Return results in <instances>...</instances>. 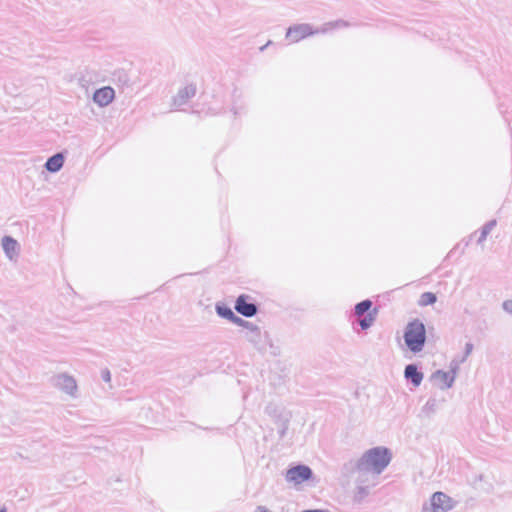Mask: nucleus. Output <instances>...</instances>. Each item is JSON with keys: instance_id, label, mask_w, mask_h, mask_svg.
Segmentation results:
<instances>
[{"instance_id": "obj_2", "label": "nucleus", "mask_w": 512, "mask_h": 512, "mask_svg": "<svg viewBox=\"0 0 512 512\" xmlns=\"http://www.w3.org/2000/svg\"><path fill=\"white\" fill-rule=\"evenodd\" d=\"M346 26H348V24L344 21L328 22L319 29H314L313 26L308 23L295 24L287 29L286 38L289 39L291 43H297L308 36L318 33L324 34L332 29Z\"/></svg>"}, {"instance_id": "obj_28", "label": "nucleus", "mask_w": 512, "mask_h": 512, "mask_svg": "<svg viewBox=\"0 0 512 512\" xmlns=\"http://www.w3.org/2000/svg\"><path fill=\"white\" fill-rule=\"evenodd\" d=\"M246 329V332H251L253 328H259V326L253 324L252 322L246 321V325L243 326Z\"/></svg>"}, {"instance_id": "obj_3", "label": "nucleus", "mask_w": 512, "mask_h": 512, "mask_svg": "<svg viewBox=\"0 0 512 512\" xmlns=\"http://www.w3.org/2000/svg\"><path fill=\"white\" fill-rule=\"evenodd\" d=\"M404 342L407 348L413 353H419L423 350L426 343V328L419 319H414L407 323L404 330Z\"/></svg>"}, {"instance_id": "obj_24", "label": "nucleus", "mask_w": 512, "mask_h": 512, "mask_svg": "<svg viewBox=\"0 0 512 512\" xmlns=\"http://www.w3.org/2000/svg\"><path fill=\"white\" fill-rule=\"evenodd\" d=\"M231 322L238 326H241V327L246 325V320L242 319L241 317L237 316L236 314H234L233 318L231 319Z\"/></svg>"}, {"instance_id": "obj_26", "label": "nucleus", "mask_w": 512, "mask_h": 512, "mask_svg": "<svg viewBox=\"0 0 512 512\" xmlns=\"http://www.w3.org/2000/svg\"><path fill=\"white\" fill-rule=\"evenodd\" d=\"M101 378L104 382H110L111 381V373L108 369H103L101 371Z\"/></svg>"}, {"instance_id": "obj_27", "label": "nucleus", "mask_w": 512, "mask_h": 512, "mask_svg": "<svg viewBox=\"0 0 512 512\" xmlns=\"http://www.w3.org/2000/svg\"><path fill=\"white\" fill-rule=\"evenodd\" d=\"M473 351V344L468 342L466 343L465 345V353L462 357H465V360L467 359V357L472 353Z\"/></svg>"}, {"instance_id": "obj_5", "label": "nucleus", "mask_w": 512, "mask_h": 512, "mask_svg": "<svg viewBox=\"0 0 512 512\" xmlns=\"http://www.w3.org/2000/svg\"><path fill=\"white\" fill-rule=\"evenodd\" d=\"M457 502L443 492H435L429 503H425L422 512H448L456 506Z\"/></svg>"}, {"instance_id": "obj_18", "label": "nucleus", "mask_w": 512, "mask_h": 512, "mask_svg": "<svg viewBox=\"0 0 512 512\" xmlns=\"http://www.w3.org/2000/svg\"><path fill=\"white\" fill-rule=\"evenodd\" d=\"M372 307V301L369 299L363 300L355 305L354 312L358 317L363 316Z\"/></svg>"}, {"instance_id": "obj_25", "label": "nucleus", "mask_w": 512, "mask_h": 512, "mask_svg": "<svg viewBox=\"0 0 512 512\" xmlns=\"http://www.w3.org/2000/svg\"><path fill=\"white\" fill-rule=\"evenodd\" d=\"M502 308L505 312L512 314V300H505L502 303Z\"/></svg>"}, {"instance_id": "obj_7", "label": "nucleus", "mask_w": 512, "mask_h": 512, "mask_svg": "<svg viewBox=\"0 0 512 512\" xmlns=\"http://www.w3.org/2000/svg\"><path fill=\"white\" fill-rule=\"evenodd\" d=\"M312 476L313 472L310 467L299 464L288 469L285 478L287 482L298 485L311 479Z\"/></svg>"}, {"instance_id": "obj_30", "label": "nucleus", "mask_w": 512, "mask_h": 512, "mask_svg": "<svg viewBox=\"0 0 512 512\" xmlns=\"http://www.w3.org/2000/svg\"><path fill=\"white\" fill-rule=\"evenodd\" d=\"M302 512H329V511L324 510V509H308V510H304Z\"/></svg>"}, {"instance_id": "obj_20", "label": "nucleus", "mask_w": 512, "mask_h": 512, "mask_svg": "<svg viewBox=\"0 0 512 512\" xmlns=\"http://www.w3.org/2000/svg\"><path fill=\"white\" fill-rule=\"evenodd\" d=\"M437 408H438L437 400L435 398H430L425 403V405L422 407V413L425 416H431L432 414H434L437 411Z\"/></svg>"}, {"instance_id": "obj_10", "label": "nucleus", "mask_w": 512, "mask_h": 512, "mask_svg": "<svg viewBox=\"0 0 512 512\" xmlns=\"http://www.w3.org/2000/svg\"><path fill=\"white\" fill-rule=\"evenodd\" d=\"M235 310L244 317H253L258 308L256 304L247 302L245 295H240L235 302Z\"/></svg>"}, {"instance_id": "obj_16", "label": "nucleus", "mask_w": 512, "mask_h": 512, "mask_svg": "<svg viewBox=\"0 0 512 512\" xmlns=\"http://www.w3.org/2000/svg\"><path fill=\"white\" fill-rule=\"evenodd\" d=\"M244 337L248 342H250L254 346H258L262 342V333L260 327L253 328L251 332H245Z\"/></svg>"}, {"instance_id": "obj_1", "label": "nucleus", "mask_w": 512, "mask_h": 512, "mask_svg": "<svg viewBox=\"0 0 512 512\" xmlns=\"http://www.w3.org/2000/svg\"><path fill=\"white\" fill-rule=\"evenodd\" d=\"M391 461V453L385 447H374L367 450L359 459L344 464L346 475H356L358 483H369L380 475Z\"/></svg>"}, {"instance_id": "obj_22", "label": "nucleus", "mask_w": 512, "mask_h": 512, "mask_svg": "<svg viewBox=\"0 0 512 512\" xmlns=\"http://www.w3.org/2000/svg\"><path fill=\"white\" fill-rule=\"evenodd\" d=\"M465 362V357H461V358H454L451 362H450V365H449V373L451 375L454 376V378H456L457 376V373H458V370H459V366L461 363Z\"/></svg>"}, {"instance_id": "obj_31", "label": "nucleus", "mask_w": 512, "mask_h": 512, "mask_svg": "<svg viewBox=\"0 0 512 512\" xmlns=\"http://www.w3.org/2000/svg\"><path fill=\"white\" fill-rule=\"evenodd\" d=\"M0 512H7L6 508L0 509Z\"/></svg>"}, {"instance_id": "obj_19", "label": "nucleus", "mask_w": 512, "mask_h": 512, "mask_svg": "<svg viewBox=\"0 0 512 512\" xmlns=\"http://www.w3.org/2000/svg\"><path fill=\"white\" fill-rule=\"evenodd\" d=\"M215 310L218 316L225 318L229 321H231L235 314L230 307L223 304H216Z\"/></svg>"}, {"instance_id": "obj_23", "label": "nucleus", "mask_w": 512, "mask_h": 512, "mask_svg": "<svg viewBox=\"0 0 512 512\" xmlns=\"http://www.w3.org/2000/svg\"><path fill=\"white\" fill-rule=\"evenodd\" d=\"M374 321L375 317L371 313H368L366 316L359 320V325L363 330H366L373 325Z\"/></svg>"}, {"instance_id": "obj_17", "label": "nucleus", "mask_w": 512, "mask_h": 512, "mask_svg": "<svg viewBox=\"0 0 512 512\" xmlns=\"http://www.w3.org/2000/svg\"><path fill=\"white\" fill-rule=\"evenodd\" d=\"M497 221L492 219L488 221L481 229L480 236L478 238V244H483L490 232L496 227Z\"/></svg>"}, {"instance_id": "obj_14", "label": "nucleus", "mask_w": 512, "mask_h": 512, "mask_svg": "<svg viewBox=\"0 0 512 512\" xmlns=\"http://www.w3.org/2000/svg\"><path fill=\"white\" fill-rule=\"evenodd\" d=\"M64 164V156L62 153H56L49 157L45 163V168L51 173L58 172Z\"/></svg>"}, {"instance_id": "obj_12", "label": "nucleus", "mask_w": 512, "mask_h": 512, "mask_svg": "<svg viewBox=\"0 0 512 512\" xmlns=\"http://www.w3.org/2000/svg\"><path fill=\"white\" fill-rule=\"evenodd\" d=\"M404 376L407 380L418 387L423 380V373L420 372L415 364H408L404 369Z\"/></svg>"}, {"instance_id": "obj_11", "label": "nucleus", "mask_w": 512, "mask_h": 512, "mask_svg": "<svg viewBox=\"0 0 512 512\" xmlns=\"http://www.w3.org/2000/svg\"><path fill=\"white\" fill-rule=\"evenodd\" d=\"M196 94V87L193 84H189L184 88L180 89L177 95L173 98V106L178 108L186 104L187 101L194 97Z\"/></svg>"}, {"instance_id": "obj_21", "label": "nucleus", "mask_w": 512, "mask_h": 512, "mask_svg": "<svg viewBox=\"0 0 512 512\" xmlns=\"http://www.w3.org/2000/svg\"><path fill=\"white\" fill-rule=\"evenodd\" d=\"M436 300H437V297L434 293L424 292L421 294L418 304L420 306H428V305L434 304L436 302Z\"/></svg>"}, {"instance_id": "obj_15", "label": "nucleus", "mask_w": 512, "mask_h": 512, "mask_svg": "<svg viewBox=\"0 0 512 512\" xmlns=\"http://www.w3.org/2000/svg\"><path fill=\"white\" fill-rule=\"evenodd\" d=\"M356 484H357V487H356V492H355V500L356 501H362L369 493V485L370 483H374V480L371 479V481L369 483H358L356 480H355Z\"/></svg>"}, {"instance_id": "obj_4", "label": "nucleus", "mask_w": 512, "mask_h": 512, "mask_svg": "<svg viewBox=\"0 0 512 512\" xmlns=\"http://www.w3.org/2000/svg\"><path fill=\"white\" fill-rule=\"evenodd\" d=\"M266 413L273 419L277 425L280 438L286 435L291 420V412L282 405L269 403L265 408Z\"/></svg>"}, {"instance_id": "obj_9", "label": "nucleus", "mask_w": 512, "mask_h": 512, "mask_svg": "<svg viewBox=\"0 0 512 512\" xmlns=\"http://www.w3.org/2000/svg\"><path fill=\"white\" fill-rule=\"evenodd\" d=\"M2 248L10 261H16L19 257L20 246L16 239L11 236L2 238Z\"/></svg>"}, {"instance_id": "obj_8", "label": "nucleus", "mask_w": 512, "mask_h": 512, "mask_svg": "<svg viewBox=\"0 0 512 512\" xmlns=\"http://www.w3.org/2000/svg\"><path fill=\"white\" fill-rule=\"evenodd\" d=\"M115 97V91L110 86L97 89L93 94V101L100 107L109 105Z\"/></svg>"}, {"instance_id": "obj_29", "label": "nucleus", "mask_w": 512, "mask_h": 512, "mask_svg": "<svg viewBox=\"0 0 512 512\" xmlns=\"http://www.w3.org/2000/svg\"><path fill=\"white\" fill-rule=\"evenodd\" d=\"M254 512H269L265 506H257Z\"/></svg>"}, {"instance_id": "obj_13", "label": "nucleus", "mask_w": 512, "mask_h": 512, "mask_svg": "<svg viewBox=\"0 0 512 512\" xmlns=\"http://www.w3.org/2000/svg\"><path fill=\"white\" fill-rule=\"evenodd\" d=\"M432 379L439 380L442 383L440 388L444 390L451 388L456 378L447 371L437 370L432 374Z\"/></svg>"}, {"instance_id": "obj_6", "label": "nucleus", "mask_w": 512, "mask_h": 512, "mask_svg": "<svg viewBox=\"0 0 512 512\" xmlns=\"http://www.w3.org/2000/svg\"><path fill=\"white\" fill-rule=\"evenodd\" d=\"M51 385L65 393L72 399L78 397V385L76 379L67 374V373H59L51 377L50 379Z\"/></svg>"}]
</instances>
